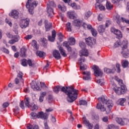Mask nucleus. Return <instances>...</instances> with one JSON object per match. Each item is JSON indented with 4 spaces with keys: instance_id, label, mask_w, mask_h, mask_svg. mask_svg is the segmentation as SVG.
<instances>
[{
    "instance_id": "38",
    "label": "nucleus",
    "mask_w": 129,
    "mask_h": 129,
    "mask_svg": "<svg viewBox=\"0 0 129 129\" xmlns=\"http://www.w3.org/2000/svg\"><path fill=\"white\" fill-rule=\"evenodd\" d=\"M97 83L99 84V85H101V86H102L103 85H104V79H99L96 81Z\"/></svg>"
},
{
    "instance_id": "39",
    "label": "nucleus",
    "mask_w": 129,
    "mask_h": 129,
    "mask_svg": "<svg viewBox=\"0 0 129 129\" xmlns=\"http://www.w3.org/2000/svg\"><path fill=\"white\" fill-rule=\"evenodd\" d=\"M31 110H37L38 109V106L35 105L34 103H32L31 107H29Z\"/></svg>"
},
{
    "instance_id": "50",
    "label": "nucleus",
    "mask_w": 129,
    "mask_h": 129,
    "mask_svg": "<svg viewBox=\"0 0 129 129\" xmlns=\"http://www.w3.org/2000/svg\"><path fill=\"white\" fill-rule=\"evenodd\" d=\"M111 2L113 4L116 5V6H118V5H119V2H120V0H111Z\"/></svg>"
},
{
    "instance_id": "8",
    "label": "nucleus",
    "mask_w": 129,
    "mask_h": 129,
    "mask_svg": "<svg viewBox=\"0 0 129 129\" xmlns=\"http://www.w3.org/2000/svg\"><path fill=\"white\" fill-rule=\"evenodd\" d=\"M92 68L94 70L95 76L98 77L99 76H101V75H102V72L101 71V70L99 69L98 66H93Z\"/></svg>"
},
{
    "instance_id": "42",
    "label": "nucleus",
    "mask_w": 129,
    "mask_h": 129,
    "mask_svg": "<svg viewBox=\"0 0 129 129\" xmlns=\"http://www.w3.org/2000/svg\"><path fill=\"white\" fill-rule=\"evenodd\" d=\"M21 64L22 66H27V65H28V60L25 58H23L22 60Z\"/></svg>"
},
{
    "instance_id": "61",
    "label": "nucleus",
    "mask_w": 129,
    "mask_h": 129,
    "mask_svg": "<svg viewBox=\"0 0 129 129\" xmlns=\"http://www.w3.org/2000/svg\"><path fill=\"white\" fill-rule=\"evenodd\" d=\"M41 87L43 89H46L47 88V86L44 83H40Z\"/></svg>"
},
{
    "instance_id": "34",
    "label": "nucleus",
    "mask_w": 129,
    "mask_h": 129,
    "mask_svg": "<svg viewBox=\"0 0 129 129\" xmlns=\"http://www.w3.org/2000/svg\"><path fill=\"white\" fill-rule=\"evenodd\" d=\"M29 100L30 99L29 98H26L24 100L25 104L27 107H31V105H32L30 104Z\"/></svg>"
},
{
    "instance_id": "58",
    "label": "nucleus",
    "mask_w": 129,
    "mask_h": 129,
    "mask_svg": "<svg viewBox=\"0 0 129 129\" xmlns=\"http://www.w3.org/2000/svg\"><path fill=\"white\" fill-rule=\"evenodd\" d=\"M71 6L72 7L73 9H74L75 10H77V5H76V3H74L71 5Z\"/></svg>"
},
{
    "instance_id": "33",
    "label": "nucleus",
    "mask_w": 129,
    "mask_h": 129,
    "mask_svg": "<svg viewBox=\"0 0 129 129\" xmlns=\"http://www.w3.org/2000/svg\"><path fill=\"white\" fill-rule=\"evenodd\" d=\"M26 52H27V49H26V48H22L21 49L20 56L23 58L26 57Z\"/></svg>"
},
{
    "instance_id": "3",
    "label": "nucleus",
    "mask_w": 129,
    "mask_h": 129,
    "mask_svg": "<svg viewBox=\"0 0 129 129\" xmlns=\"http://www.w3.org/2000/svg\"><path fill=\"white\" fill-rule=\"evenodd\" d=\"M38 5V2L37 1H34L33 0H28L26 5L27 9H28V11L31 15L34 14V9Z\"/></svg>"
},
{
    "instance_id": "43",
    "label": "nucleus",
    "mask_w": 129,
    "mask_h": 129,
    "mask_svg": "<svg viewBox=\"0 0 129 129\" xmlns=\"http://www.w3.org/2000/svg\"><path fill=\"white\" fill-rule=\"evenodd\" d=\"M31 116H32V119H36V118H38V114L32 112L31 113Z\"/></svg>"
},
{
    "instance_id": "54",
    "label": "nucleus",
    "mask_w": 129,
    "mask_h": 129,
    "mask_svg": "<svg viewBox=\"0 0 129 129\" xmlns=\"http://www.w3.org/2000/svg\"><path fill=\"white\" fill-rule=\"evenodd\" d=\"M25 102H24V101H22L20 103V107H21V108H22V109H24L25 108V105H24Z\"/></svg>"
},
{
    "instance_id": "22",
    "label": "nucleus",
    "mask_w": 129,
    "mask_h": 129,
    "mask_svg": "<svg viewBox=\"0 0 129 129\" xmlns=\"http://www.w3.org/2000/svg\"><path fill=\"white\" fill-rule=\"evenodd\" d=\"M45 30L46 31H49L52 28V23H48V20H45L44 21Z\"/></svg>"
},
{
    "instance_id": "53",
    "label": "nucleus",
    "mask_w": 129,
    "mask_h": 129,
    "mask_svg": "<svg viewBox=\"0 0 129 129\" xmlns=\"http://www.w3.org/2000/svg\"><path fill=\"white\" fill-rule=\"evenodd\" d=\"M27 64H28L29 66H33L34 64V61H32L31 59H28L27 60Z\"/></svg>"
},
{
    "instance_id": "18",
    "label": "nucleus",
    "mask_w": 129,
    "mask_h": 129,
    "mask_svg": "<svg viewBox=\"0 0 129 129\" xmlns=\"http://www.w3.org/2000/svg\"><path fill=\"white\" fill-rule=\"evenodd\" d=\"M82 24V21L79 19L75 20L73 22V26H75V27H77V28H80V26H81Z\"/></svg>"
},
{
    "instance_id": "11",
    "label": "nucleus",
    "mask_w": 129,
    "mask_h": 129,
    "mask_svg": "<svg viewBox=\"0 0 129 129\" xmlns=\"http://www.w3.org/2000/svg\"><path fill=\"white\" fill-rule=\"evenodd\" d=\"M116 121L120 125H124L127 123L128 120L127 119H122L121 118H116Z\"/></svg>"
},
{
    "instance_id": "10",
    "label": "nucleus",
    "mask_w": 129,
    "mask_h": 129,
    "mask_svg": "<svg viewBox=\"0 0 129 129\" xmlns=\"http://www.w3.org/2000/svg\"><path fill=\"white\" fill-rule=\"evenodd\" d=\"M85 41L87 45H88V46H90V47H92V45H94V44L96 43V40L90 37H89L87 38H86L85 39Z\"/></svg>"
},
{
    "instance_id": "52",
    "label": "nucleus",
    "mask_w": 129,
    "mask_h": 129,
    "mask_svg": "<svg viewBox=\"0 0 129 129\" xmlns=\"http://www.w3.org/2000/svg\"><path fill=\"white\" fill-rule=\"evenodd\" d=\"M20 110V109L18 106H16L15 108L14 109V112H15V114H19V111Z\"/></svg>"
},
{
    "instance_id": "59",
    "label": "nucleus",
    "mask_w": 129,
    "mask_h": 129,
    "mask_svg": "<svg viewBox=\"0 0 129 129\" xmlns=\"http://www.w3.org/2000/svg\"><path fill=\"white\" fill-rule=\"evenodd\" d=\"M33 38V36L32 35H28L24 37V39L25 40H30V39H32Z\"/></svg>"
},
{
    "instance_id": "29",
    "label": "nucleus",
    "mask_w": 129,
    "mask_h": 129,
    "mask_svg": "<svg viewBox=\"0 0 129 129\" xmlns=\"http://www.w3.org/2000/svg\"><path fill=\"white\" fill-rule=\"evenodd\" d=\"M95 9H99L100 11H104V10H105V7L101 4H95Z\"/></svg>"
},
{
    "instance_id": "46",
    "label": "nucleus",
    "mask_w": 129,
    "mask_h": 129,
    "mask_svg": "<svg viewBox=\"0 0 129 129\" xmlns=\"http://www.w3.org/2000/svg\"><path fill=\"white\" fill-rule=\"evenodd\" d=\"M80 105H87V102L86 100H80L79 101Z\"/></svg>"
},
{
    "instance_id": "63",
    "label": "nucleus",
    "mask_w": 129,
    "mask_h": 129,
    "mask_svg": "<svg viewBox=\"0 0 129 129\" xmlns=\"http://www.w3.org/2000/svg\"><path fill=\"white\" fill-rule=\"evenodd\" d=\"M44 129H50V128L49 127V126H48V124H47L46 121H44Z\"/></svg>"
},
{
    "instance_id": "64",
    "label": "nucleus",
    "mask_w": 129,
    "mask_h": 129,
    "mask_svg": "<svg viewBox=\"0 0 129 129\" xmlns=\"http://www.w3.org/2000/svg\"><path fill=\"white\" fill-rule=\"evenodd\" d=\"M108 129H114V125L113 124H110L108 126Z\"/></svg>"
},
{
    "instance_id": "5",
    "label": "nucleus",
    "mask_w": 129,
    "mask_h": 129,
    "mask_svg": "<svg viewBox=\"0 0 129 129\" xmlns=\"http://www.w3.org/2000/svg\"><path fill=\"white\" fill-rule=\"evenodd\" d=\"M127 44L128 42L127 41H123L122 42L123 46L122 47V51L121 52V54L124 58H127L128 57V50L126 49L127 48Z\"/></svg>"
},
{
    "instance_id": "20",
    "label": "nucleus",
    "mask_w": 129,
    "mask_h": 129,
    "mask_svg": "<svg viewBox=\"0 0 129 129\" xmlns=\"http://www.w3.org/2000/svg\"><path fill=\"white\" fill-rule=\"evenodd\" d=\"M55 38H56V31L53 30L52 31V36H48V38L50 42H54L55 41Z\"/></svg>"
},
{
    "instance_id": "15",
    "label": "nucleus",
    "mask_w": 129,
    "mask_h": 129,
    "mask_svg": "<svg viewBox=\"0 0 129 129\" xmlns=\"http://www.w3.org/2000/svg\"><path fill=\"white\" fill-rule=\"evenodd\" d=\"M83 121L85 124L89 127V129H92L93 127V124L90 123L89 121L86 119V117L83 118Z\"/></svg>"
},
{
    "instance_id": "17",
    "label": "nucleus",
    "mask_w": 129,
    "mask_h": 129,
    "mask_svg": "<svg viewBox=\"0 0 129 129\" xmlns=\"http://www.w3.org/2000/svg\"><path fill=\"white\" fill-rule=\"evenodd\" d=\"M83 75H85L83 77V79L84 80H90L91 79V77H90V72H83Z\"/></svg>"
},
{
    "instance_id": "62",
    "label": "nucleus",
    "mask_w": 129,
    "mask_h": 129,
    "mask_svg": "<svg viewBox=\"0 0 129 129\" xmlns=\"http://www.w3.org/2000/svg\"><path fill=\"white\" fill-rule=\"evenodd\" d=\"M116 67L117 68L118 73H119L120 72V64L119 63H116Z\"/></svg>"
},
{
    "instance_id": "27",
    "label": "nucleus",
    "mask_w": 129,
    "mask_h": 129,
    "mask_svg": "<svg viewBox=\"0 0 129 129\" xmlns=\"http://www.w3.org/2000/svg\"><path fill=\"white\" fill-rule=\"evenodd\" d=\"M36 55L37 56H39V57H40V58H43L45 56L46 54L43 51L38 50L36 51Z\"/></svg>"
},
{
    "instance_id": "51",
    "label": "nucleus",
    "mask_w": 129,
    "mask_h": 129,
    "mask_svg": "<svg viewBox=\"0 0 129 129\" xmlns=\"http://www.w3.org/2000/svg\"><path fill=\"white\" fill-rule=\"evenodd\" d=\"M59 41L60 42H62V41H63V34H62V33H59L57 34Z\"/></svg>"
},
{
    "instance_id": "40",
    "label": "nucleus",
    "mask_w": 129,
    "mask_h": 129,
    "mask_svg": "<svg viewBox=\"0 0 129 129\" xmlns=\"http://www.w3.org/2000/svg\"><path fill=\"white\" fill-rule=\"evenodd\" d=\"M31 88H32L34 90H41V89L40 88V87H39V86H38L37 85H33V84H31Z\"/></svg>"
},
{
    "instance_id": "19",
    "label": "nucleus",
    "mask_w": 129,
    "mask_h": 129,
    "mask_svg": "<svg viewBox=\"0 0 129 129\" xmlns=\"http://www.w3.org/2000/svg\"><path fill=\"white\" fill-rule=\"evenodd\" d=\"M53 57H54L56 60H60V59H61V55L60 54L59 51L57 50H54L53 52Z\"/></svg>"
},
{
    "instance_id": "28",
    "label": "nucleus",
    "mask_w": 129,
    "mask_h": 129,
    "mask_svg": "<svg viewBox=\"0 0 129 129\" xmlns=\"http://www.w3.org/2000/svg\"><path fill=\"white\" fill-rule=\"evenodd\" d=\"M62 45L64 47H66L67 48L68 52H71L72 49L71 48V47L69 46V45H68V42L67 41H64Z\"/></svg>"
},
{
    "instance_id": "16",
    "label": "nucleus",
    "mask_w": 129,
    "mask_h": 129,
    "mask_svg": "<svg viewBox=\"0 0 129 129\" xmlns=\"http://www.w3.org/2000/svg\"><path fill=\"white\" fill-rule=\"evenodd\" d=\"M47 12L48 14V17H49V18H52V17H53V15H54L53 8L52 7H50L49 6H47Z\"/></svg>"
},
{
    "instance_id": "4",
    "label": "nucleus",
    "mask_w": 129,
    "mask_h": 129,
    "mask_svg": "<svg viewBox=\"0 0 129 129\" xmlns=\"http://www.w3.org/2000/svg\"><path fill=\"white\" fill-rule=\"evenodd\" d=\"M79 46L82 49V50L80 51V57H83V56H85V57H87V56L89 55V52H88V50L85 48V47H86L85 43L81 41L79 42Z\"/></svg>"
},
{
    "instance_id": "36",
    "label": "nucleus",
    "mask_w": 129,
    "mask_h": 129,
    "mask_svg": "<svg viewBox=\"0 0 129 129\" xmlns=\"http://www.w3.org/2000/svg\"><path fill=\"white\" fill-rule=\"evenodd\" d=\"M121 63L123 68H126L128 66V61L126 60H123Z\"/></svg>"
},
{
    "instance_id": "25",
    "label": "nucleus",
    "mask_w": 129,
    "mask_h": 129,
    "mask_svg": "<svg viewBox=\"0 0 129 129\" xmlns=\"http://www.w3.org/2000/svg\"><path fill=\"white\" fill-rule=\"evenodd\" d=\"M98 31L101 34L104 33V32H105V27H104V25H100L98 27Z\"/></svg>"
},
{
    "instance_id": "35",
    "label": "nucleus",
    "mask_w": 129,
    "mask_h": 129,
    "mask_svg": "<svg viewBox=\"0 0 129 129\" xmlns=\"http://www.w3.org/2000/svg\"><path fill=\"white\" fill-rule=\"evenodd\" d=\"M91 15H92V13L91 11H88L85 13L84 18L85 20H87Z\"/></svg>"
},
{
    "instance_id": "37",
    "label": "nucleus",
    "mask_w": 129,
    "mask_h": 129,
    "mask_svg": "<svg viewBox=\"0 0 129 129\" xmlns=\"http://www.w3.org/2000/svg\"><path fill=\"white\" fill-rule=\"evenodd\" d=\"M32 46L34 49H35V50H38V49H39L38 45L37 44V41H36L35 40L32 41Z\"/></svg>"
},
{
    "instance_id": "23",
    "label": "nucleus",
    "mask_w": 129,
    "mask_h": 129,
    "mask_svg": "<svg viewBox=\"0 0 129 129\" xmlns=\"http://www.w3.org/2000/svg\"><path fill=\"white\" fill-rule=\"evenodd\" d=\"M27 129H40L39 125L37 124H27L26 125Z\"/></svg>"
},
{
    "instance_id": "7",
    "label": "nucleus",
    "mask_w": 129,
    "mask_h": 129,
    "mask_svg": "<svg viewBox=\"0 0 129 129\" xmlns=\"http://www.w3.org/2000/svg\"><path fill=\"white\" fill-rule=\"evenodd\" d=\"M30 23V19L27 18L26 19H23L20 21V26L21 29H26L29 26Z\"/></svg>"
},
{
    "instance_id": "9",
    "label": "nucleus",
    "mask_w": 129,
    "mask_h": 129,
    "mask_svg": "<svg viewBox=\"0 0 129 129\" xmlns=\"http://www.w3.org/2000/svg\"><path fill=\"white\" fill-rule=\"evenodd\" d=\"M82 62H85V57L83 56H81L80 59L79 60V63H80V69L81 70H86L87 69V65L83 64Z\"/></svg>"
},
{
    "instance_id": "57",
    "label": "nucleus",
    "mask_w": 129,
    "mask_h": 129,
    "mask_svg": "<svg viewBox=\"0 0 129 129\" xmlns=\"http://www.w3.org/2000/svg\"><path fill=\"white\" fill-rule=\"evenodd\" d=\"M120 46V42L117 41L114 44V48H117V47H119Z\"/></svg>"
},
{
    "instance_id": "48",
    "label": "nucleus",
    "mask_w": 129,
    "mask_h": 129,
    "mask_svg": "<svg viewBox=\"0 0 129 129\" xmlns=\"http://www.w3.org/2000/svg\"><path fill=\"white\" fill-rule=\"evenodd\" d=\"M47 100L49 103H51L53 101V96L51 95H49L47 97Z\"/></svg>"
},
{
    "instance_id": "32",
    "label": "nucleus",
    "mask_w": 129,
    "mask_h": 129,
    "mask_svg": "<svg viewBox=\"0 0 129 129\" xmlns=\"http://www.w3.org/2000/svg\"><path fill=\"white\" fill-rule=\"evenodd\" d=\"M106 8L107 10H108V11H110V10H112L113 6H112V4H111V3L107 2L106 4Z\"/></svg>"
},
{
    "instance_id": "47",
    "label": "nucleus",
    "mask_w": 129,
    "mask_h": 129,
    "mask_svg": "<svg viewBox=\"0 0 129 129\" xmlns=\"http://www.w3.org/2000/svg\"><path fill=\"white\" fill-rule=\"evenodd\" d=\"M17 78H19L20 80H23V73L19 72L17 75Z\"/></svg>"
},
{
    "instance_id": "56",
    "label": "nucleus",
    "mask_w": 129,
    "mask_h": 129,
    "mask_svg": "<svg viewBox=\"0 0 129 129\" xmlns=\"http://www.w3.org/2000/svg\"><path fill=\"white\" fill-rule=\"evenodd\" d=\"M2 50L3 51V52H4V53H6V54H9L10 51H9V50H8L7 48H5V47H3L2 48Z\"/></svg>"
},
{
    "instance_id": "44",
    "label": "nucleus",
    "mask_w": 129,
    "mask_h": 129,
    "mask_svg": "<svg viewBox=\"0 0 129 129\" xmlns=\"http://www.w3.org/2000/svg\"><path fill=\"white\" fill-rule=\"evenodd\" d=\"M12 39L15 41V42H18L20 40V36L18 35H14L12 36Z\"/></svg>"
},
{
    "instance_id": "26",
    "label": "nucleus",
    "mask_w": 129,
    "mask_h": 129,
    "mask_svg": "<svg viewBox=\"0 0 129 129\" xmlns=\"http://www.w3.org/2000/svg\"><path fill=\"white\" fill-rule=\"evenodd\" d=\"M46 94H47V93H46V92H41L40 93V96L39 97L40 102H43V101H44V98Z\"/></svg>"
},
{
    "instance_id": "41",
    "label": "nucleus",
    "mask_w": 129,
    "mask_h": 129,
    "mask_svg": "<svg viewBox=\"0 0 129 129\" xmlns=\"http://www.w3.org/2000/svg\"><path fill=\"white\" fill-rule=\"evenodd\" d=\"M47 6H49V8H55L56 7V5L53 1L49 2V4H47Z\"/></svg>"
},
{
    "instance_id": "2",
    "label": "nucleus",
    "mask_w": 129,
    "mask_h": 129,
    "mask_svg": "<svg viewBox=\"0 0 129 129\" xmlns=\"http://www.w3.org/2000/svg\"><path fill=\"white\" fill-rule=\"evenodd\" d=\"M99 103L97 104L96 108L100 109L101 111H105L109 113L113 106V103L112 100H107L105 97H102L98 98Z\"/></svg>"
},
{
    "instance_id": "21",
    "label": "nucleus",
    "mask_w": 129,
    "mask_h": 129,
    "mask_svg": "<svg viewBox=\"0 0 129 129\" xmlns=\"http://www.w3.org/2000/svg\"><path fill=\"white\" fill-rule=\"evenodd\" d=\"M68 16L70 19L74 20L76 19V13L74 11H69L68 12Z\"/></svg>"
},
{
    "instance_id": "12",
    "label": "nucleus",
    "mask_w": 129,
    "mask_h": 129,
    "mask_svg": "<svg viewBox=\"0 0 129 129\" xmlns=\"http://www.w3.org/2000/svg\"><path fill=\"white\" fill-rule=\"evenodd\" d=\"M9 16L14 19H18V18H19V12L15 10H12L11 12L9 13Z\"/></svg>"
},
{
    "instance_id": "60",
    "label": "nucleus",
    "mask_w": 129,
    "mask_h": 129,
    "mask_svg": "<svg viewBox=\"0 0 129 129\" xmlns=\"http://www.w3.org/2000/svg\"><path fill=\"white\" fill-rule=\"evenodd\" d=\"M15 81L16 84H19V83H20V81H22L23 82L24 81L23 80H20V79L19 78H16L15 80Z\"/></svg>"
},
{
    "instance_id": "31",
    "label": "nucleus",
    "mask_w": 129,
    "mask_h": 129,
    "mask_svg": "<svg viewBox=\"0 0 129 129\" xmlns=\"http://www.w3.org/2000/svg\"><path fill=\"white\" fill-rule=\"evenodd\" d=\"M75 42H76L75 38L72 37L69 39L68 44H69V45H71V46L72 45H75Z\"/></svg>"
},
{
    "instance_id": "49",
    "label": "nucleus",
    "mask_w": 129,
    "mask_h": 129,
    "mask_svg": "<svg viewBox=\"0 0 129 129\" xmlns=\"http://www.w3.org/2000/svg\"><path fill=\"white\" fill-rule=\"evenodd\" d=\"M67 29L69 32H71V24L70 23H67Z\"/></svg>"
},
{
    "instance_id": "6",
    "label": "nucleus",
    "mask_w": 129,
    "mask_h": 129,
    "mask_svg": "<svg viewBox=\"0 0 129 129\" xmlns=\"http://www.w3.org/2000/svg\"><path fill=\"white\" fill-rule=\"evenodd\" d=\"M114 91H115L116 94L118 95H121V94H124L126 92V88L125 86H121V87H116L113 88Z\"/></svg>"
},
{
    "instance_id": "24",
    "label": "nucleus",
    "mask_w": 129,
    "mask_h": 129,
    "mask_svg": "<svg viewBox=\"0 0 129 129\" xmlns=\"http://www.w3.org/2000/svg\"><path fill=\"white\" fill-rule=\"evenodd\" d=\"M125 101H126V99L124 98H120L118 100V104L121 105V106H123L124 105V103L125 102Z\"/></svg>"
},
{
    "instance_id": "55",
    "label": "nucleus",
    "mask_w": 129,
    "mask_h": 129,
    "mask_svg": "<svg viewBox=\"0 0 129 129\" xmlns=\"http://www.w3.org/2000/svg\"><path fill=\"white\" fill-rule=\"evenodd\" d=\"M104 72H106V73H111L112 72V70H110L109 69L105 68L104 69Z\"/></svg>"
},
{
    "instance_id": "1",
    "label": "nucleus",
    "mask_w": 129,
    "mask_h": 129,
    "mask_svg": "<svg viewBox=\"0 0 129 129\" xmlns=\"http://www.w3.org/2000/svg\"><path fill=\"white\" fill-rule=\"evenodd\" d=\"M59 90L68 95V98L67 100L68 102H73L77 99L78 91L74 89V88L72 87H66L65 88V87H62L61 86H56L53 89V91L55 93H58Z\"/></svg>"
},
{
    "instance_id": "45",
    "label": "nucleus",
    "mask_w": 129,
    "mask_h": 129,
    "mask_svg": "<svg viewBox=\"0 0 129 129\" xmlns=\"http://www.w3.org/2000/svg\"><path fill=\"white\" fill-rule=\"evenodd\" d=\"M91 32L94 37H96V35H97V31H96V30L94 29V28L92 29Z\"/></svg>"
},
{
    "instance_id": "13",
    "label": "nucleus",
    "mask_w": 129,
    "mask_h": 129,
    "mask_svg": "<svg viewBox=\"0 0 129 129\" xmlns=\"http://www.w3.org/2000/svg\"><path fill=\"white\" fill-rule=\"evenodd\" d=\"M37 118L47 119V118H48V114H47V113H44L42 111L39 112L37 114Z\"/></svg>"
},
{
    "instance_id": "14",
    "label": "nucleus",
    "mask_w": 129,
    "mask_h": 129,
    "mask_svg": "<svg viewBox=\"0 0 129 129\" xmlns=\"http://www.w3.org/2000/svg\"><path fill=\"white\" fill-rule=\"evenodd\" d=\"M111 32L112 33H114V34L116 36H118L119 38H121V37H122V35H121V32H120V31L117 29H115V28H114V27H112L111 28Z\"/></svg>"
},
{
    "instance_id": "30",
    "label": "nucleus",
    "mask_w": 129,
    "mask_h": 129,
    "mask_svg": "<svg viewBox=\"0 0 129 129\" xmlns=\"http://www.w3.org/2000/svg\"><path fill=\"white\" fill-rule=\"evenodd\" d=\"M59 50L62 56H63V57H67V54H66V52H65V50H64V49L62 48V47H59Z\"/></svg>"
}]
</instances>
